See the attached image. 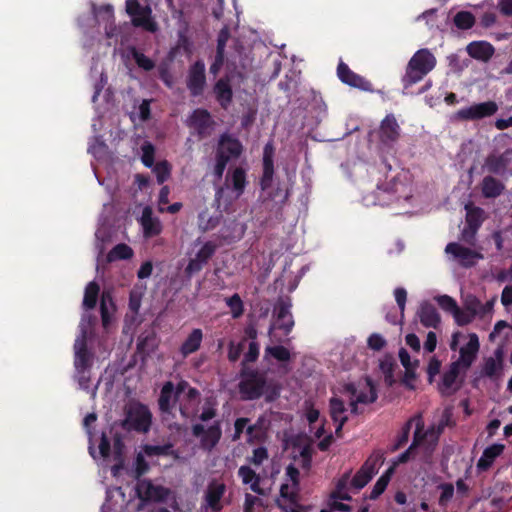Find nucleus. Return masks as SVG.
<instances>
[{"mask_svg":"<svg viewBox=\"0 0 512 512\" xmlns=\"http://www.w3.org/2000/svg\"><path fill=\"white\" fill-rule=\"evenodd\" d=\"M86 316L81 320V333L74 343V378L82 390L92 392L95 395L97 387L91 389V367L93 355L87 348V331L84 326Z\"/></svg>","mask_w":512,"mask_h":512,"instance_id":"f257e3e1","label":"nucleus"},{"mask_svg":"<svg viewBox=\"0 0 512 512\" xmlns=\"http://www.w3.org/2000/svg\"><path fill=\"white\" fill-rule=\"evenodd\" d=\"M238 389L241 399L245 401L265 396L267 402H273L280 395V388L276 384L268 382L263 373L255 370L242 374Z\"/></svg>","mask_w":512,"mask_h":512,"instance_id":"f03ea898","label":"nucleus"},{"mask_svg":"<svg viewBox=\"0 0 512 512\" xmlns=\"http://www.w3.org/2000/svg\"><path fill=\"white\" fill-rule=\"evenodd\" d=\"M299 470L290 464L285 470V482L281 484L276 504L282 512H308L309 506L300 502Z\"/></svg>","mask_w":512,"mask_h":512,"instance_id":"7ed1b4c3","label":"nucleus"},{"mask_svg":"<svg viewBox=\"0 0 512 512\" xmlns=\"http://www.w3.org/2000/svg\"><path fill=\"white\" fill-rule=\"evenodd\" d=\"M435 66L436 58L429 49L422 48L416 51L408 61L401 79L404 88L420 82Z\"/></svg>","mask_w":512,"mask_h":512,"instance_id":"20e7f679","label":"nucleus"},{"mask_svg":"<svg viewBox=\"0 0 512 512\" xmlns=\"http://www.w3.org/2000/svg\"><path fill=\"white\" fill-rule=\"evenodd\" d=\"M243 152V145L239 139L233 137L228 133L220 135L218 146L216 149L215 165L213 174L217 179H221L227 164L234 159L240 157Z\"/></svg>","mask_w":512,"mask_h":512,"instance_id":"39448f33","label":"nucleus"},{"mask_svg":"<svg viewBox=\"0 0 512 512\" xmlns=\"http://www.w3.org/2000/svg\"><path fill=\"white\" fill-rule=\"evenodd\" d=\"M410 197L409 185L400 176H395L389 182L377 185L374 204L385 206L402 199L408 200Z\"/></svg>","mask_w":512,"mask_h":512,"instance_id":"423d86ee","label":"nucleus"},{"mask_svg":"<svg viewBox=\"0 0 512 512\" xmlns=\"http://www.w3.org/2000/svg\"><path fill=\"white\" fill-rule=\"evenodd\" d=\"M343 393L349 398L351 412L353 414H358V404H370L377 399L375 386L368 377L357 383L345 384L343 386Z\"/></svg>","mask_w":512,"mask_h":512,"instance_id":"0eeeda50","label":"nucleus"},{"mask_svg":"<svg viewBox=\"0 0 512 512\" xmlns=\"http://www.w3.org/2000/svg\"><path fill=\"white\" fill-rule=\"evenodd\" d=\"M402 129L394 114H387L378 129L375 131V136L378 141L379 149L389 150L392 149L401 137Z\"/></svg>","mask_w":512,"mask_h":512,"instance_id":"6e6552de","label":"nucleus"},{"mask_svg":"<svg viewBox=\"0 0 512 512\" xmlns=\"http://www.w3.org/2000/svg\"><path fill=\"white\" fill-rule=\"evenodd\" d=\"M175 393L181 397L184 396L179 402V411L184 419H189L197 412L198 405L200 403V392L189 385L185 380H181L174 386Z\"/></svg>","mask_w":512,"mask_h":512,"instance_id":"1a4fd4ad","label":"nucleus"},{"mask_svg":"<svg viewBox=\"0 0 512 512\" xmlns=\"http://www.w3.org/2000/svg\"><path fill=\"white\" fill-rule=\"evenodd\" d=\"M383 461L384 456L381 451L373 452L351 479V487L357 491L365 487L373 478V476L378 472V469Z\"/></svg>","mask_w":512,"mask_h":512,"instance_id":"9d476101","label":"nucleus"},{"mask_svg":"<svg viewBox=\"0 0 512 512\" xmlns=\"http://www.w3.org/2000/svg\"><path fill=\"white\" fill-rule=\"evenodd\" d=\"M498 111V105L495 101H486L475 103L456 111L452 116V121H476L493 116Z\"/></svg>","mask_w":512,"mask_h":512,"instance_id":"9b49d317","label":"nucleus"},{"mask_svg":"<svg viewBox=\"0 0 512 512\" xmlns=\"http://www.w3.org/2000/svg\"><path fill=\"white\" fill-rule=\"evenodd\" d=\"M151 421L152 414L148 407L136 403L129 407L123 426L129 430L146 433L150 429Z\"/></svg>","mask_w":512,"mask_h":512,"instance_id":"f8f14e48","label":"nucleus"},{"mask_svg":"<svg viewBox=\"0 0 512 512\" xmlns=\"http://www.w3.org/2000/svg\"><path fill=\"white\" fill-rule=\"evenodd\" d=\"M125 5L135 27H142L150 32L157 30V24L151 17L152 10L148 5H141L138 0H126Z\"/></svg>","mask_w":512,"mask_h":512,"instance_id":"ddd939ff","label":"nucleus"},{"mask_svg":"<svg viewBox=\"0 0 512 512\" xmlns=\"http://www.w3.org/2000/svg\"><path fill=\"white\" fill-rule=\"evenodd\" d=\"M136 494L141 500L138 510L147 502H164L170 495V490L160 485H154L150 480H139L136 485Z\"/></svg>","mask_w":512,"mask_h":512,"instance_id":"4468645a","label":"nucleus"},{"mask_svg":"<svg viewBox=\"0 0 512 512\" xmlns=\"http://www.w3.org/2000/svg\"><path fill=\"white\" fill-rule=\"evenodd\" d=\"M412 421L415 424V431L413 435V446L428 445V447L434 448L439 440L441 433H438L435 425L430 426L424 430V421L421 414L412 417Z\"/></svg>","mask_w":512,"mask_h":512,"instance_id":"2eb2a0df","label":"nucleus"},{"mask_svg":"<svg viewBox=\"0 0 512 512\" xmlns=\"http://www.w3.org/2000/svg\"><path fill=\"white\" fill-rule=\"evenodd\" d=\"M445 253L451 255L461 266L465 268L476 265L483 255L476 250L465 247L457 242H450L445 247Z\"/></svg>","mask_w":512,"mask_h":512,"instance_id":"dca6fc26","label":"nucleus"},{"mask_svg":"<svg viewBox=\"0 0 512 512\" xmlns=\"http://www.w3.org/2000/svg\"><path fill=\"white\" fill-rule=\"evenodd\" d=\"M193 436L200 439V446L202 449L211 451L220 441L222 430L220 423L217 421L205 428L202 424H195L192 426Z\"/></svg>","mask_w":512,"mask_h":512,"instance_id":"f3484780","label":"nucleus"},{"mask_svg":"<svg viewBox=\"0 0 512 512\" xmlns=\"http://www.w3.org/2000/svg\"><path fill=\"white\" fill-rule=\"evenodd\" d=\"M218 244L213 241L205 242L202 247L197 251L195 256L191 258L186 266L185 272L191 276L198 273L208 263L212 256L216 253Z\"/></svg>","mask_w":512,"mask_h":512,"instance_id":"a211bd4d","label":"nucleus"},{"mask_svg":"<svg viewBox=\"0 0 512 512\" xmlns=\"http://www.w3.org/2000/svg\"><path fill=\"white\" fill-rule=\"evenodd\" d=\"M337 76L342 83L350 87L357 88L362 91H373L372 83L361 75L353 72L343 61H340L337 66Z\"/></svg>","mask_w":512,"mask_h":512,"instance_id":"6ab92c4d","label":"nucleus"},{"mask_svg":"<svg viewBox=\"0 0 512 512\" xmlns=\"http://www.w3.org/2000/svg\"><path fill=\"white\" fill-rule=\"evenodd\" d=\"M214 121L206 109H195L187 119V125L194 129L199 138L210 135Z\"/></svg>","mask_w":512,"mask_h":512,"instance_id":"aec40b11","label":"nucleus"},{"mask_svg":"<svg viewBox=\"0 0 512 512\" xmlns=\"http://www.w3.org/2000/svg\"><path fill=\"white\" fill-rule=\"evenodd\" d=\"M205 84V64L203 61L198 60L189 68L187 88L192 96H199L203 93Z\"/></svg>","mask_w":512,"mask_h":512,"instance_id":"412c9836","label":"nucleus"},{"mask_svg":"<svg viewBox=\"0 0 512 512\" xmlns=\"http://www.w3.org/2000/svg\"><path fill=\"white\" fill-rule=\"evenodd\" d=\"M226 491L224 483L213 480L211 481L204 495L203 508L210 509L211 512H220L222 510L221 499Z\"/></svg>","mask_w":512,"mask_h":512,"instance_id":"4be33fe9","label":"nucleus"},{"mask_svg":"<svg viewBox=\"0 0 512 512\" xmlns=\"http://www.w3.org/2000/svg\"><path fill=\"white\" fill-rule=\"evenodd\" d=\"M291 307H292V303H291L290 298H288V297H285V298L280 297L277 300L276 305H275L276 318H288L287 323H285L284 325L276 326V328L283 330L285 335H288L294 327V320H293V316L291 313ZM274 328H275V325L270 326L269 334L272 333Z\"/></svg>","mask_w":512,"mask_h":512,"instance_id":"5701e85b","label":"nucleus"},{"mask_svg":"<svg viewBox=\"0 0 512 512\" xmlns=\"http://www.w3.org/2000/svg\"><path fill=\"white\" fill-rule=\"evenodd\" d=\"M274 145L272 141L265 144L263 149V175L260 180L262 190L268 189L273 181L274 176Z\"/></svg>","mask_w":512,"mask_h":512,"instance_id":"b1692460","label":"nucleus"},{"mask_svg":"<svg viewBox=\"0 0 512 512\" xmlns=\"http://www.w3.org/2000/svg\"><path fill=\"white\" fill-rule=\"evenodd\" d=\"M139 223L143 229V236L145 238L157 236L162 231L161 221L159 218L153 216L152 208L149 206L143 209Z\"/></svg>","mask_w":512,"mask_h":512,"instance_id":"393cba45","label":"nucleus"},{"mask_svg":"<svg viewBox=\"0 0 512 512\" xmlns=\"http://www.w3.org/2000/svg\"><path fill=\"white\" fill-rule=\"evenodd\" d=\"M512 148L499 155L491 154L485 160V167L493 174L503 175L511 162Z\"/></svg>","mask_w":512,"mask_h":512,"instance_id":"a878e982","label":"nucleus"},{"mask_svg":"<svg viewBox=\"0 0 512 512\" xmlns=\"http://www.w3.org/2000/svg\"><path fill=\"white\" fill-rule=\"evenodd\" d=\"M180 397L174 391V384L167 381L163 384L158 399L159 409L163 414H171Z\"/></svg>","mask_w":512,"mask_h":512,"instance_id":"bb28decb","label":"nucleus"},{"mask_svg":"<svg viewBox=\"0 0 512 512\" xmlns=\"http://www.w3.org/2000/svg\"><path fill=\"white\" fill-rule=\"evenodd\" d=\"M479 350V339L475 333L469 335L468 343L460 348L459 359L455 362L459 367L468 368L476 358Z\"/></svg>","mask_w":512,"mask_h":512,"instance_id":"cd10ccee","label":"nucleus"},{"mask_svg":"<svg viewBox=\"0 0 512 512\" xmlns=\"http://www.w3.org/2000/svg\"><path fill=\"white\" fill-rule=\"evenodd\" d=\"M420 323L426 328H437L441 322L440 315L433 304L424 301L417 311Z\"/></svg>","mask_w":512,"mask_h":512,"instance_id":"c85d7f7f","label":"nucleus"},{"mask_svg":"<svg viewBox=\"0 0 512 512\" xmlns=\"http://www.w3.org/2000/svg\"><path fill=\"white\" fill-rule=\"evenodd\" d=\"M466 51L470 57L482 62H488L494 55L495 49L489 42L474 41L467 45Z\"/></svg>","mask_w":512,"mask_h":512,"instance_id":"c756f323","label":"nucleus"},{"mask_svg":"<svg viewBox=\"0 0 512 512\" xmlns=\"http://www.w3.org/2000/svg\"><path fill=\"white\" fill-rule=\"evenodd\" d=\"M330 415L334 423H336L335 433L339 436L340 432L348 420L344 402L336 397H332L329 402Z\"/></svg>","mask_w":512,"mask_h":512,"instance_id":"7c9ffc66","label":"nucleus"},{"mask_svg":"<svg viewBox=\"0 0 512 512\" xmlns=\"http://www.w3.org/2000/svg\"><path fill=\"white\" fill-rule=\"evenodd\" d=\"M269 425L270 421L265 415L259 416L254 424L248 425L246 428L247 442L253 443L262 440L266 436Z\"/></svg>","mask_w":512,"mask_h":512,"instance_id":"2f4dec72","label":"nucleus"},{"mask_svg":"<svg viewBox=\"0 0 512 512\" xmlns=\"http://www.w3.org/2000/svg\"><path fill=\"white\" fill-rule=\"evenodd\" d=\"M203 332L200 328H194L180 346V353L183 357L195 353L201 347Z\"/></svg>","mask_w":512,"mask_h":512,"instance_id":"473e14b6","label":"nucleus"},{"mask_svg":"<svg viewBox=\"0 0 512 512\" xmlns=\"http://www.w3.org/2000/svg\"><path fill=\"white\" fill-rule=\"evenodd\" d=\"M238 477L244 485H249L250 489L257 494H262L260 487V475L255 472L249 465H242L238 469Z\"/></svg>","mask_w":512,"mask_h":512,"instance_id":"72a5a7b5","label":"nucleus"},{"mask_svg":"<svg viewBox=\"0 0 512 512\" xmlns=\"http://www.w3.org/2000/svg\"><path fill=\"white\" fill-rule=\"evenodd\" d=\"M504 445L493 444L488 446L482 453L477 462V468L480 471H486L494 463L495 459L503 452Z\"/></svg>","mask_w":512,"mask_h":512,"instance_id":"f704fd0d","label":"nucleus"},{"mask_svg":"<svg viewBox=\"0 0 512 512\" xmlns=\"http://www.w3.org/2000/svg\"><path fill=\"white\" fill-rule=\"evenodd\" d=\"M214 93L222 108L231 104L233 92L228 79H219L214 85Z\"/></svg>","mask_w":512,"mask_h":512,"instance_id":"c9c22d12","label":"nucleus"},{"mask_svg":"<svg viewBox=\"0 0 512 512\" xmlns=\"http://www.w3.org/2000/svg\"><path fill=\"white\" fill-rule=\"evenodd\" d=\"M481 186L482 194L485 198H496L500 196L505 189L504 184L492 176L484 177Z\"/></svg>","mask_w":512,"mask_h":512,"instance_id":"e433bc0d","label":"nucleus"},{"mask_svg":"<svg viewBox=\"0 0 512 512\" xmlns=\"http://www.w3.org/2000/svg\"><path fill=\"white\" fill-rule=\"evenodd\" d=\"M226 183H231L232 189L236 192V197L242 195L247 184L245 169L242 167L235 168L231 175L226 177Z\"/></svg>","mask_w":512,"mask_h":512,"instance_id":"4c0bfd02","label":"nucleus"},{"mask_svg":"<svg viewBox=\"0 0 512 512\" xmlns=\"http://www.w3.org/2000/svg\"><path fill=\"white\" fill-rule=\"evenodd\" d=\"M115 311V305L109 292H103L100 301V314L104 328L111 323L112 315Z\"/></svg>","mask_w":512,"mask_h":512,"instance_id":"58836bf2","label":"nucleus"},{"mask_svg":"<svg viewBox=\"0 0 512 512\" xmlns=\"http://www.w3.org/2000/svg\"><path fill=\"white\" fill-rule=\"evenodd\" d=\"M350 481V472L345 473L337 482L335 490L330 495V501L351 500L347 492V484Z\"/></svg>","mask_w":512,"mask_h":512,"instance_id":"ea45409f","label":"nucleus"},{"mask_svg":"<svg viewBox=\"0 0 512 512\" xmlns=\"http://www.w3.org/2000/svg\"><path fill=\"white\" fill-rule=\"evenodd\" d=\"M133 257V250L130 246L124 243L117 244L113 247L107 255L109 262L116 260H128Z\"/></svg>","mask_w":512,"mask_h":512,"instance_id":"a19ab883","label":"nucleus"},{"mask_svg":"<svg viewBox=\"0 0 512 512\" xmlns=\"http://www.w3.org/2000/svg\"><path fill=\"white\" fill-rule=\"evenodd\" d=\"M99 291L100 287L95 281H91L87 284L83 298V306L86 309L90 310L96 306Z\"/></svg>","mask_w":512,"mask_h":512,"instance_id":"79ce46f5","label":"nucleus"},{"mask_svg":"<svg viewBox=\"0 0 512 512\" xmlns=\"http://www.w3.org/2000/svg\"><path fill=\"white\" fill-rule=\"evenodd\" d=\"M129 52L137 66L144 71H151L155 67V62L144 53L137 50L136 47H130Z\"/></svg>","mask_w":512,"mask_h":512,"instance_id":"37998d69","label":"nucleus"},{"mask_svg":"<svg viewBox=\"0 0 512 512\" xmlns=\"http://www.w3.org/2000/svg\"><path fill=\"white\" fill-rule=\"evenodd\" d=\"M392 473L393 467H390L383 475L380 476L372 488L370 499L378 498L385 491Z\"/></svg>","mask_w":512,"mask_h":512,"instance_id":"c03bdc74","label":"nucleus"},{"mask_svg":"<svg viewBox=\"0 0 512 512\" xmlns=\"http://www.w3.org/2000/svg\"><path fill=\"white\" fill-rule=\"evenodd\" d=\"M151 169L157 178L158 184H163L171 175V165L166 160L153 164Z\"/></svg>","mask_w":512,"mask_h":512,"instance_id":"a18cd8bd","label":"nucleus"},{"mask_svg":"<svg viewBox=\"0 0 512 512\" xmlns=\"http://www.w3.org/2000/svg\"><path fill=\"white\" fill-rule=\"evenodd\" d=\"M475 302V306L473 307H469V309L472 310L471 313L469 312H465L463 311L462 309H458V312H455L453 314V317L455 319V322L459 325V326H464V325H467L469 324L470 322H472V320L474 319V316L478 313V310L476 308V306L480 305V302L477 300V299H474L473 300V303Z\"/></svg>","mask_w":512,"mask_h":512,"instance_id":"49530a36","label":"nucleus"},{"mask_svg":"<svg viewBox=\"0 0 512 512\" xmlns=\"http://www.w3.org/2000/svg\"><path fill=\"white\" fill-rule=\"evenodd\" d=\"M265 355H270L279 362H288L291 359L290 351L282 345L267 346Z\"/></svg>","mask_w":512,"mask_h":512,"instance_id":"de8ad7c7","label":"nucleus"},{"mask_svg":"<svg viewBox=\"0 0 512 512\" xmlns=\"http://www.w3.org/2000/svg\"><path fill=\"white\" fill-rule=\"evenodd\" d=\"M475 17L471 12L460 11L454 16V24L457 28L467 30L473 27Z\"/></svg>","mask_w":512,"mask_h":512,"instance_id":"09e8293b","label":"nucleus"},{"mask_svg":"<svg viewBox=\"0 0 512 512\" xmlns=\"http://www.w3.org/2000/svg\"><path fill=\"white\" fill-rule=\"evenodd\" d=\"M459 366L458 363H452L450 366V369L448 372H446L442 377V392H446L448 389H450L454 383L456 382V379L459 374Z\"/></svg>","mask_w":512,"mask_h":512,"instance_id":"8fccbe9b","label":"nucleus"},{"mask_svg":"<svg viewBox=\"0 0 512 512\" xmlns=\"http://www.w3.org/2000/svg\"><path fill=\"white\" fill-rule=\"evenodd\" d=\"M141 161L143 165L147 168H152L154 163L155 156V147L150 142H144L141 146Z\"/></svg>","mask_w":512,"mask_h":512,"instance_id":"3c124183","label":"nucleus"},{"mask_svg":"<svg viewBox=\"0 0 512 512\" xmlns=\"http://www.w3.org/2000/svg\"><path fill=\"white\" fill-rule=\"evenodd\" d=\"M226 304L231 310L233 318H239L244 312L243 302L240 296L235 293L226 299Z\"/></svg>","mask_w":512,"mask_h":512,"instance_id":"603ef678","label":"nucleus"},{"mask_svg":"<svg viewBox=\"0 0 512 512\" xmlns=\"http://www.w3.org/2000/svg\"><path fill=\"white\" fill-rule=\"evenodd\" d=\"M269 454L266 447L260 446L252 451V455L247 458L248 462L255 466H261L266 460H268Z\"/></svg>","mask_w":512,"mask_h":512,"instance_id":"864d4df0","label":"nucleus"},{"mask_svg":"<svg viewBox=\"0 0 512 512\" xmlns=\"http://www.w3.org/2000/svg\"><path fill=\"white\" fill-rule=\"evenodd\" d=\"M441 491L438 503L442 507H446L454 495V486L451 483H442L438 486Z\"/></svg>","mask_w":512,"mask_h":512,"instance_id":"5fc2aeb1","label":"nucleus"},{"mask_svg":"<svg viewBox=\"0 0 512 512\" xmlns=\"http://www.w3.org/2000/svg\"><path fill=\"white\" fill-rule=\"evenodd\" d=\"M436 301L444 311L449 312L452 315L455 312H458L459 306L454 298L448 295H441L436 298Z\"/></svg>","mask_w":512,"mask_h":512,"instance_id":"6e6d98bb","label":"nucleus"},{"mask_svg":"<svg viewBox=\"0 0 512 512\" xmlns=\"http://www.w3.org/2000/svg\"><path fill=\"white\" fill-rule=\"evenodd\" d=\"M414 424V421H412V418H410L402 427L401 434L398 436L396 443L392 447V451L398 450L400 447H402L404 444L407 443L409 439V434L412 425Z\"/></svg>","mask_w":512,"mask_h":512,"instance_id":"4d7b16f0","label":"nucleus"},{"mask_svg":"<svg viewBox=\"0 0 512 512\" xmlns=\"http://www.w3.org/2000/svg\"><path fill=\"white\" fill-rule=\"evenodd\" d=\"M482 212L483 211L480 208H475L473 210H470L467 213V217H466L467 227H470L471 229L478 230L482 223V219H481Z\"/></svg>","mask_w":512,"mask_h":512,"instance_id":"13d9d810","label":"nucleus"},{"mask_svg":"<svg viewBox=\"0 0 512 512\" xmlns=\"http://www.w3.org/2000/svg\"><path fill=\"white\" fill-rule=\"evenodd\" d=\"M501 369V361L493 357H489L485 360L483 366V374L492 377L498 373Z\"/></svg>","mask_w":512,"mask_h":512,"instance_id":"bf43d9fd","label":"nucleus"},{"mask_svg":"<svg viewBox=\"0 0 512 512\" xmlns=\"http://www.w3.org/2000/svg\"><path fill=\"white\" fill-rule=\"evenodd\" d=\"M171 445H145L143 451L145 455L151 456H160L167 455L170 451Z\"/></svg>","mask_w":512,"mask_h":512,"instance_id":"052dcab7","label":"nucleus"},{"mask_svg":"<svg viewBox=\"0 0 512 512\" xmlns=\"http://www.w3.org/2000/svg\"><path fill=\"white\" fill-rule=\"evenodd\" d=\"M230 38V31L227 26H224L218 33L217 36V54H225V47Z\"/></svg>","mask_w":512,"mask_h":512,"instance_id":"680f3d73","label":"nucleus"},{"mask_svg":"<svg viewBox=\"0 0 512 512\" xmlns=\"http://www.w3.org/2000/svg\"><path fill=\"white\" fill-rule=\"evenodd\" d=\"M386 344V340L378 333L371 334L367 340L368 347L374 351L382 350Z\"/></svg>","mask_w":512,"mask_h":512,"instance_id":"e2e57ef3","label":"nucleus"},{"mask_svg":"<svg viewBox=\"0 0 512 512\" xmlns=\"http://www.w3.org/2000/svg\"><path fill=\"white\" fill-rule=\"evenodd\" d=\"M394 297L400 309V315L402 319L404 317L405 304L407 300V291L402 287H398L394 290Z\"/></svg>","mask_w":512,"mask_h":512,"instance_id":"0e129e2a","label":"nucleus"},{"mask_svg":"<svg viewBox=\"0 0 512 512\" xmlns=\"http://www.w3.org/2000/svg\"><path fill=\"white\" fill-rule=\"evenodd\" d=\"M149 469V465L146 462L142 454H138L134 462V474L136 478H139L145 474Z\"/></svg>","mask_w":512,"mask_h":512,"instance_id":"69168bd1","label":"nucleus"},{"mask_svg":"<svg viewBox=\"0 0 512 512\" xmlns=\"http://www.w3.org/2000/svg\"><path fill=\"white\" fill-rule=\"evenodd\" d=\"M453 425H454V422L452 420V413L450 410L445 409L441 415V418H440L438 424L435 425V427L437 428L438 433L442 434L446 427H450Z\"/></svg>","mask_w":512,"mask_h":512,"instance_id":"338daca9","label":"nucleus"},{"mask_svg":"<svg viewBox=\"0 0 512 512\" xmlns=\"http://www.w3.org/2000/svg\"><path fill=\"white\" fill-rule=\"evenodd\" d=\"M159 77L163 83L168 87L172 88L174 84V78L166 64H161L158 67Z\"/></svg>","mask_w":512,"mask_h":512,"instance_id":"774afa93","label":"nucleus"}]
</instances>
